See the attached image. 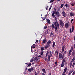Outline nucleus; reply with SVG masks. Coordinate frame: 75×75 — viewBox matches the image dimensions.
I'll return each instance as SVG.
<instances>
[{
	"mask_svg": "<svg viewBox=\"0 0 75 75\" xmlns=\"http://www.w3.org/2000/svg\"><path fill=\"white\" fill-rule=\"evenodd\" d=\"M74 4H75V3H73L71 4V6H74Z\"/></svg>",
	"mask_w": 75,
	"mask_h": 75,
	"instance_id": "obj_46",
	"label": "nucleus"
},
{
	"mask_svg": "<svg viewBox=\"0 0 75 75\" xmlns=\"http://www.w3.org/2000/svg\"><path fill=\"white\" fill-rule=\"evenodd\" d=\"M60 24L62 27H64V23L62 21H60Z\"/></svg>",
	"mask_w": 75,
	"mask_h": 75,
	"instance_id": "obj_6",
	"label": "nucleus"
},
{
	"mask_svg": "<svg viewBox=\"0 0 75 75\" xmlns=\"http://www.w3.org/2000/svg\"><path fill=\"white\" fill-rule=\"evenodd\" d=\"M70 15L72 17H73L74 16V13L72 12H70Z\"/></svg>",
	"mask_w": 75,
	"mask_h": 75,
	"instance_id": "obj_14",
	"label": "nucleus"
},
{
	"mask_svg": "<svg viewBox=\"0 0 75 75\" xmlns=\"http://www.w3.org/2000/svg\"><path fill=\"white\" fill-rule=\"evenodd\" d=\"M67 68H65L64 71L63 72L62 74V75H66V74H65V73L67 72Z\"/></svg>",
	"mask_w": 75,
	"mask_h": 75,
	"instance_id": "obj_4",
	"label": "nucleus"
},
{
	"mask_svg": "<svg viewBox=\"0 0 75 75\" xmlns=\"http://www.w3.org/2000/svg\"><path fill=\"white\" fill-rule=\"evenodd\" d=\"M65 6L66 7H69V4H67L65 5Z\"/></svg>",
	"mask_w": 75,
	"mask_h": 75,
	"instance_id": "obj_22",
	"label": "nucleus"
},
{
	"mask_svg": "<svg viewBox=\"0 0 75 75\" xmlns=\"http://www.w3.org/2000/svg\"><path fill=\"white\" fill-rule=\"evenodd\" d=\"M33 61H37V62H39V61L38 60V59L37 57H35L33 59Z\"/></svg>",
	"mask_w": 75,
	"mask_h": 75,
	"instance_id": "obj_9",
	"label": "nucleus"
},
{
	"mask_svg": "<svg viewBox=\"0 0 75 75\" xmlns=\"http://www.w3.org/2000/svg\"><path fill=\"white\" fill-rule=\"evenodd\" d=\"M74 27L73 26L72 27V31H71L72 32H74Z\"/></svg>",
	"mask_w": 75,
	"mask_h": 75,
	"instance_id": "obj_25",
	"label": "nucleus"
},
{
	"mask_svg": "<svg viewBox=\"0 0 75 75\" xmlns=\"http://www.w3.org/2000/svg\"><path fill=\"white\" fill-rule=\"evenodd\" d=\"M71 52H70V51H69V53H68V56H70L71 55Z\"/></svg>",
	"mask_w": 75,
	"mask_h": 75,
	"instance_id": "obj_21",
	"label": "nucleus"
},
{
	"mask_svg": "<svg viewBox=\"0 0 75 75\" xmlns=\"http://www.w3.org/2000/svg\"><path fill=\"white\" fill-rule=\"evenodd\" d=\"M54 25L55 31H56L57 30H58V28H59V25L58 22L56 21L54 23Z\"/></svg>",
	"mask_w": 75,
	"mask_h": 75,
	"instance_id": "obj_1",
	"label": "nucleus"
},
{
	"mask_svg": "<svg viewBox=\"0 0 75 75\" xmlns=\"http://www.w3.org/2000/svg\"><path fill=\"white\" fill-rule=\"evenodd\" d=\"M55 64L56 66H57V62H55Z\"/></svg>",
	"mask_w": 75,
	"mask_h": 75,
	"instance_id": "obj_52",
	"label": "nucleus"
},
{
	"mask_svg": "<svg viewBox=\"0 0 75 75\" xmlns=\"http://www.w3.org/2000/svg\"><path fill=\"white\" fill-rule=\"evenodd\" d=\"M45 61H47L48 60V59H47V58H45Z\"/></svg>",
	"mask_w": 75,
	"mask_h": 75,
	"instance_id": "obj_40",
	"label": "nucleus"
},
{
	"mask_svg": "<svg viewBox=\"0 0 75 75\" xmlns=\"http://www.w3.org/2000/svg\"><path fill=\"white\" fill-rule=\"evenodd\" d=\"M48 75H51V73H50Z\"/></svg>",
	"mask_w": 75,
	"mask_h": 75,
	"instance_id": "obj_62",
	"label": "nucleus"
},
{
	"mask_svg": "<svg viewBox=\"0 0 75 75\" xmlns=\"http://www.w3.org/2000/svg\"><path fill=\"white\" fill-rule=\"evenodd\" d=\"M51 41L50 40H49L47 43V45H49V44H51Z\"/></svg>",
	"mask_w": 75,
	"mask_h": 75,
	"instance_id": "obj_20",
	"label": "nucleus"
},
{
	"mask_svg": "<svg viewBox=\"0 0 75 75\" xmlns=\"http://www.w3.org/2000/svg\"><path fill=\"white\" fill-rule=\"evenodd\" d=\"M38 57H41V55H39Z\"/></svg>",
	"mask_w": 75,
	"mask_h": 75,
	"instance_id": "obj_60",
	"label": "nucleus"
},
{
	"mask_svg": "<svg viewBox=\"0 0 75 75\" xmlns=\"http://www.w3.org/2000/svg\"><path fill=\"white\" fill-rule=\"evenodd\" d=\"M44 50V47H41V51H43Z\"/></svg>",
	"mask_w": 75,
	"mask_h": 75,
	"instance_id": "obj_43",
	"label": "nucleus"
},
{
	"mask_svg": "<svg viewBox=\"0 0 75 75\" xmlns=\"http://www.w3.org/2000/svg\"><path fill=\"white\" fill-rule=\"evenodd\" d=\"M42 75H45V74L43 73L42 74Z\"/></svg>",
	"mask_w": 75,
	"mask_h": 75,
	"instance_id": "obj_59",
	"label": "nucleus"
},
{
	"mask_svg": "<svg viewBox=\"0 0 75 75\" xmlns=\"http://www.w3.org/2000/svg\"><path fill=\"white\" fill-rule=\"evenodd\" d=\"M65 62V60L64 59H63V60L62 61V63H64V62Z\"/></svg>",
	"mask_w": 75,
	"mask_h": 75,
	"instance_id": "obj_39",
	"label": "nucleus"
},
{
	"mask_svg": "<svg viewBox=\"0 0 75 75\" xmlns=\"http://www.w3.org/2000/svg\"><path fill=\"white\" fill-rule=\"evenodd\" d=\"M50 55H49L48 56V61H50V60H51V58L50 57H52V52L51 51H50L49 52Z\"/></svg>",
	"mask_w": 75,
	"mask_h": 75,
	"instance_id": "obj_2",
	"label": "nucleus"
},
{
	"mask_svg": "<svg viewBox=\"0 0 75 75\" xmlns=\"http://www.w3.org/2000/svg\"><path fill=\"white\" fill-rule=\"evenodd\" d=\"M46 19V17H45L43 19V20H45Z\"/></svg>",
	"mask_w": 75,
	"mask_h": 75,
	"instance_id": "obj_50",
	"label": "nucleus"
},
{
	"mask_svg": "<svg viewBox=\"0 0 75 75\" xmlns=\"http://www.w3.org/2000/svg\"><path fill=\"white\" fill-rule=\"evenodd\" d=\"M34 61V59H31L30 60V62H33Z\"/></svg>",
	"mask_w": 75,
	"mask_h": 75,
	"instance_id": "obj_41",
	"label": "nucleus"
},
{
	"mask_svg": "<svg viewBox=\"0 0 75 75\" xmlns=\"http://www.w3.org/2000/svg\"><path fill=\"white\" fill-rule=\"evenodd\" d=\"M74 40L75 41V36L74 37Z\"/></svg>",
	"mask_w": 75,
	"mask_h": 75,
	"instance_id": "obj_64",
	"label": "nucleus"
},
{
	"mask_svg": "<svg viewBox=\"0 0 75 75\" xmlns=\"http://www.w3.org/2000/svg\"><path fill=\"white\" fill-rule=\"evenodd\" d=\"M48 26H45L44 27V29H46L47 28Z\"/></svg>",
	"mask_w": 75,
	"mask_h": 75,
	"instance_id": "obj_36",
	"label": "nucleus"
},
{
	"mask_svg": "<svg viewBox=\"0 0 75 75\" xmlns=\"http://www.w3.org/2000/svg\"><path fill=\"white\" fill-rule=\"evenodd\" d=\"M53 13L55 14H56V15H57V14L58 13V11L57 12L56 11H53Z\"/></svg>",
	"mask_w": 75,
	"mask_h": 75,
	"instance_id": "obj_24",
	"label": "nucleus"
},
{
	"mask_svg": "<svg viewBox=\"0 0 75 75\" xmlns=\"http://www.w3.org/2000/svg\"><path fill=\"white\" fill-rule=\"evenodd\" d=\"M55 42H54L53 44L52 45V47H54V46H55Z\"/></svg>",
	"mask_w": 75,
	"mask_h": 75,
	"instance_id": "obj_27",
	"label": "nucleus"
},
{
	"mask_svg": "<svg viewBox=\"0 0 75 75\" xmlns=\"http://www.w3.org/2000/svg\"><path fill=\"white\" fill-rule=\"evenodd\" d=\"M57 16L58 17H59L61 16V15H60V14L59 13V12L57 11Z\"/></svg>",
	"mask_w": 75,
	"mask_h": 75,
	"instance_id": "obj_15",
	"label": "nucleus"
},
{
	"mask_svg": "<svg viewBox=\"0 0 75 75\" xmlns=\"http://www.w3.org/2000/svg\"><path fill=\"white\" fill-rule=\"evenodd\" d=\"M50 27L52 28V29H54V27H55V25L54 24H52V25Z\"/></svg>",
	"mask_w": 75,
	"mask_h": 75,
	"instance_id": "obj_17",
	"label": "nucleus"
},
{
	"mask_svg": "<svg viewBox=\"0 0 75 75\" xmlns=\"http://www.w3.org/2000/svg\"><path fill=\"white\" fill-rule=\"evenodd\" d=\"M50 46V45H47L46 46H45V49H47L48 48V47Z\"/></svg>",
	"mask_w": 75,
	"mask_h": 75,
	"instance_id": "obj_18",
	"label": "nucleus"
},
{
	"mask_svg": "<svg viewBox=\"0 0 75 75\" xmlns=\"http://www.w3.org/2000/svg\"><path fill=\"white\" fill-rule=\"evenodd\" d=\"M41 55H44V54H43V51H42L41 53Z\"/></svg>",
	"mask_w": 75,
	"mask_h": 75,
	"instance_id": "obj_37",
	"label": "nucleus"
},
{
	"mask_svg": "<svg viewBox=\"0 0 75 75\" xmlns=\"http://www.w3.org/2000/svg\"><path fill=\"white\" fill-rule=\"evenodd\" d=\"M72 51H73V47H71L70 50H69V51H70L71 52H72Z\"/></svg>",
	"mask_w": 75,
	"mask_h": 75,
	"instance_id": "obj_19",
	"label": "nucleus"
},
{
	"mask_svg": "<svg viewBox=\"0 0 75 75\" xmlns=\"http://www.w3.org/2000/svg\"><path fill=\"white\" fill-rule=\"evenodd\" d=\"M53 33H52V32H51V33L50 34V36H52L53 35Z\"/></svg>",
	"mask_w": 75,
	"mask_h": 75,
	"instance_id": "obj_34",
	"label": "nucleus"
},
{
	"mask_svg": "<svg viewBox=\"0 0 75 75\" xmlns=\"http://www.w3.org/2000/svg\"><path fill=\"white\" fill-rule=\"evenodd\" d=\"M52 6H50L49 8V11H50V10H51V7H52Z\"/></svg>",
	"mask_w": 75,
	"mask_h": 75,
	"instance_id": "obj_45",
	"label": "nucleus"
},
{
	"mask_svg": "<svg viewBox=\"0 0 75 75\" xmlns=\"http://www.w3.org/2000/svg\"><path fill=\"white\" fill-rule=\"evenodd\" d=\"M35 75H37V73H36V71L35 72Z\"/></svg>",
	"mask_w": 75,
	"mask_h": 75,
	"instance_id": "obj_61",
	"label": "nucleus"
},
{
	"mask_svg": "<svg viewBox=\"0 0 75 75\" xmlns=\"http://www.w3.org/2000/svg\"><path fill=\"white\" fill-rule=\"evenodd\" d=\"M65 64H66V65H67V62H65Z\"/></svg>",
	"mask_w": 75,
	"mask_h": 75,
	"instance_id": "obj_63",
	"label": "nucleus"
},
{
	"mask_svg": "<svg viewBox=\"0 0 75 75\" xmlns=\"http://www.w3.org/2000/svg\"><path fill=\"white\" fill-rule=\"evenodd\" d=\"M48 17V15H45V17Z\"/></svg>",
	"mask_w": 75,
	"mask_h": 75,
	"instance_id": "obj_49",
	"label": "nucleus"
},
{
	"mask_svg": "<svg viewBox=\"0 0 75 75\" xmlns=\"http://www.w3.org/2000/svg\"><path fill=\"white\" fill-rule=\"evenodd\" d=\"M46 21L49 24H51V22L50 21V20L48 19H46Z\"/></svg>",
	"mask_w": 75,
	"mask_h": 75,
	"instance_id": "obj_12",
	"label": "nucleus"
},
{
	"mask_svg": "<svg viewBox=\"0 0 75 75\" xmlns=\"http://www.w3.org/2000/svg\"><path fill=\"white\" fill-rule=\"evenodd\" d=\"M74 71V69L71 70L69 72L68 75H70L72 72H73Z\"/></svg>",
	"mask_w": 75,
	"mask_h": 75,
	"instance_id": "obj_8",
	"label": "nucleus"
},
{
	"mask_svg": "<svg viewBox=\"0 0 75 75\" xmlns=\"http://www.w3.org/2000/svg\"><path fill=\"white\" fill-rule=\"evenodd\" d=\"M73 20H74V19H72L71 21V23L73 21Z\"/></svg>",
	"mask_w": 75,
	"mask_h": 75,
	"instance_id": "obj_56",
	"label": "nucleus"
},
{
	"mask_svg": "<svg viewBox=\"0 0 75 75\" xmlns=\"http://www.w3.org/2000/svg\"><path fill=\"white\" fill-rule=\"evenodd\" d=\"M69 22L66 23L65 24V28H68V27H69Z\"/></svg>",
	"mask_w": 75,
	"mask_h": 75,
	"instance_id": "obj_3",
	"label": "nucleus"
},
{
	"mask_svg": "<svg viewBox=\"0 0 75 75\" xmlns=\"http://www.w3.org/2000/svg\"><path fill=\"white\" fill-rule=\"evenodd\" d=\"M72 55H73V56H74V55H75V51H73L72 52Z\"/></svg>",
	"mask_w": 75,
	"mask_h": 75,
	"instance_id": "obj_26",
	"label": "nucleus"
},
{
	"mask_svg": "<svg viewBox=\"0 0 75 75\" xmlns=\"http://www.w3.org/2000/svg\"><path fill=\"white\" fill-rule=\"evenodd\" d=\"M62 56L63 57H65V54H64V53H63V54Z\"/></svg>",
	"mask_w": 75,
	"mask_h": 75,
	"instance_id": "obj_57",
	"label": "nucleus"
},
{
	"mask_svg": "<svg viewBox=\"0 0 75 75\" xmlns=\"http://www.w3.org/2000/svg\"><path fill=\"white\" fill-rule=\"evenodd\" d=\"M62 14L64 16V17H65V16H66V13H65V11H63V12H62Z\"/></svg>",
	"mask_w": 75,
	"mask_h": 75,
	"instance_id": "obj_10",
	"label": "nucleus"
},
{
	"mask_svg": "<svg viewBox=\"0 0 75 75\" xmlns=\"http://www.w3.org/2000/svg\"><path fill=\"white\" fill-rule=\"evenodd\" d=\"M48 6H47L46 8V10H48Z\"/></svg>",
	"mask_w": 75,
	"mask_h": 75,
	"instance_id": "obj_44",
	"label": "nucleus"
},
{
	"mask_svg": "<svg viewBox=\"0 0 75 75\" xmlns=\"http://www.w3.org/2000/svg\"><path fill=\"white\" fill-rule=\"evenodd\" d=\"M72 62H71L70 63V68L71 67H72Z\"/></svg>",
	"mask_w": 75,
	"mask_h": 75,
	"instance_id": "obj_33",
	"label": "nucleus"
},
{
	"mask_svg": "<svg viewBox=\"0 0 75 75\" xmlns=\"http://www.w3.org/2000/svg\"><path fill=\"white\" fill-rule=\"evenodd\" d=\"M64 6V4H62L60 6V7L61 8H62V7H63V6Z\"/></svg>",
	"mask_w": 75,
	"mask_h": 75,
	"instance_id": "obj_31",
	"label": "nucleus"
},
{
	"mask_svg": "<svg viewBox=\"0 0 75 75\" xmlns=\"http://www.w3.org/2000/svg\"><path fill=\"white\" fill-rule=\"evenodd\" d=\"M62 54H61V53H60L59 55V59H61V58H62Z\"/></svg>",
	"mask_w": 75,
	"mask_h": 75,
	"instance_id": "obj_11",
	"label": "nucleus"
},
{
	"mask_svg": "<svg viewBox=\"0 0 75 75\" xmlns=\"http://www.w3.org/2000/svg\"><path fill=\"white\" fill-rule=\"evenodd\" d=\"M52 16L53 18H54V17H55V14H54V13H53L52 14Z\"/></svg>",
	"mask_w": 75,
	"mask_h": 75,
	"instance_id": "obj_30",
	"label": "nucleus"
},
{
	"mask_svg": "<svg viewBox=\"0 0 75 75\" xmlns=\"http://www.w3.org/2000/svg\"><path fill=\"white\" fill-rule=\"evenodd\" d=\"M47 40L46 38H45L43 40L42 42V44H45V43H46V42H47Z\"/></svg>",
	"mask_w": 75,
	"mask_h": 75,
	"instance_id": "obj_5",
	"label": "nucleus"
},
{
	"mask_svg": "<svg viewBox=\"0 0 75 75\" xmlns=\"http://www.w3.org/2000/svg\"><path fill=\"white\" fill-rule=\"evenodd\" d=\"M75 62L73 63V65H72V66L73 67V68H74V67L75 66Z\"/></svg>",
	"mask_w": 75,
	"mask_h": 75,
	"instance_id": "obj_35",
	"label": "nucleus"
},
{
	"mask_svg": "<svg viewBox=\"0 0 75 75\" xmlns=\"http://www.w3.org/2000/svg\"><path fill=\"white\" fill-rule=\"evenodd\" d=\"M34 70V69L33 67H31V68H29L28 69V71L29 72H32Z\"/></svg>",
	"mask_w": 75,
	"mask_h": 75,
	"instance_id": "obj_7",
	"label": "nucleus"
},
{
	"mask_svg": "<svg viewBox=\"0 0 75 75\" xmlns=\"http://www.w3.org/2000/svg\"><path fill=\"white\" fill-rule=\"evenodd\" d=\"M42 71L43 73H44V74H46V71H45V69H43L42 70Z\"/></svg>",
	"mask_w": 75,
	"mask_h": 75,
	"instance_id": "obj_23",
	"label": "nucleus"
},
{
	"mask_svg": "<svg viewBox=\"0 0 75 75\" xmlns=\"http://www.w3.org/2000/svg\"><path fill=\"white\" fill-rule=\"evenodd\" d=\"M57 17H55V20H56V21L57 20Z\"/></svg>",
	"mask_w": 75,
	"mask_h": 75,
	"instance_id": "obj_54",
	"label": "nucleus"
},
{
	"mask_svg": "<svg viewBox=\"0 0 75 75\" xmlns=\"http://www.w3.org/2000/svg\"><path fill=\"white\" fill-rule=\"evenodd\" d=\"M72 31V29L70 28V33H71V31Z\"/></svg>",
	"mask_w": 75,
	"mask_h": 75,
	"instance_id": "obj_53",
	"label": "nucleus"
},
{
	"mask_svg": "<svg viewBox=\"0 0 75 75\" xmlns=\"http://www.w3.org/2000/svg\"><path fill=\"white\" fill-rule=\"evenodd\" d=\"M35 46L33 45V46H32L31 47V49L32 50V48H35Z\"/></svg>",
	"mask_w": 75,
	"mask_h": 75,
	"instance_id": "obj_32",
	"label": "nucleus"
},
{
	"mask_svg": "<svg viewBox=\"0 0 75 75\" xmlns=\"http://www.w3.org/2000/svg\"><path fill=\"white\" fill-rule=\"evenodd\" d=\"M75 71H74L73 72V73H72V75H75Z\"/></svg>",
	"mask_w": 75,
	"mask_h": 75,
	"instance_id": "obj_47",
	"label": "nucleus"
},
{
	"mask_svg": "<svg viewBox=\"0 0 75 75\" xmlns=\"http://www.w3.org/2000/svg\"><path fill=\"white\" fill-rule=\"evenodd\" d=\"M53 1H54V0H51L50 1V3H52Z\"/></svg>",
	"mask_w": 75,
	"mask_h": 75,
	"instance_id": "obj_38",
	"label": "nucleus"
},
{
	"mask_svg": "<svg viewBox=\"0 0 75 75\" xmlns=\"http://www.w3.org/2000/svg\"><path fill=\"white\" fill-rule=\"evenodd\" d=\"M74 60L73 59H72L71 61V62H74Z\"/></svg>",
	"mask_w": 75,
	"mask_h": 75,
	"instance_id": "obj_58",
	"label": "nucleus"
},
{
	"mask_svg": "<svg viewBox=\"0 0 75 75\" xmlns=\"http://www.w3.org/2000/svg\"><path fill=\"white\" fill-rule=\"evenodd\" d=\"M64 54L65 55V54H67V51H65L64 52Z\"/></svg>",
	"mask_w": 75,
	"mask_h": 75,
	"instance_id": "obj_48",
	"label": "nucleus"
},
{
	"mask_svg": "<svg viewBox=\"0 0 75 75\" xmlns=\"http://www.w3.org/2000/svg\"><path fill=\"white\" fill-rule=\"evenodd\" d=\"M49 52L48 51H47L46 54V57H47V56H48V55H50V54H49Z\"/></svg>",
	"mask_w": 75,
	"mask_h": 75,
	"instance_id": "obj_13",
	"label": "nucleus"
},
{
	"mask_svg": "<svg viewBox=\"0 0 75 75\" xmlns=\"http://www.w3.org/2000/svg\"><path fill=\"white\" fill-rule=\"evenodd\" d=\"M64 58H65V56H62V59H64Z\"/></svg>",
	"mask_w": 75,
	"mask_h": 75,
	"instance_id": "obj_51",
	"label": "nucleus"
},
{
	"mask_svg": "<svg viewBox=\"0 0 75 75\" xmlns=\"http://www.w3.org/2000/svg\"><path fill=\"white\" fill-rule=\"evenodd\" d=\"M64 63L62 62V63L61 67H64Z\"/></svg>",
	"mask_w": 75,
	"mask_h": 75,
	"instance_id": "obj_29",
	"label": "nucleus"
},
{
	"mask_svg": "<svg viewBox=\"0 0 75 75\" xmlns=\"http://www.w3.org/2000/svg\"><path fill=\"white\" fill-rule=\"evenodd\" d=\"M36 42H37L38 43V40H36Z\"/></svg>",
	"mask_w": 75,
	"mask_h": 75,
	"instance_id": "obj_55",
	"label": "nucleus"
},
{
	"mask_svg": "<svg viewBox=\"0 0 75 75\" xmlns=\"http://www.w3.org/2000/svg\"><path fill=\"white\" fill-rule=\"evenodd\" d=\"M64 50H65V46H62V52L64 51Z\"/></svg>",
	"mask_w": 75,
	"mask_h": 75,
	"instance_id": "obj_16",
	"label": "nucleus"
},
{
	"mask_svg": "<svg viewBox=\"0 0 75 75\" xmlns=\"http://www.w3.org/2000/svg\"><path fill=\"white\" fill-rule=\"evenodd\" d=\"M31 65H32L31 63H30L27 66V67H31Z\"/></svg>",
	"mask_w": 75,
	"mask_h": 75,
	"instance_id": "obj_28",
	"label": "nucleus"
},
{
	"mask_svg": "<svg viewBox=\"0 0 75 75\" xmlns=\"http://www.w3.org/2000/svg\"><path fill=\"white\" fill-rule=\"evenodd\" d=\"M55 53H57V55H58V51H57V50H56L55 52Z\"/></svg>",
	"mask_w": 75,
	"mask_h": 75,
	"instance_id": "obj_42",
	"label": "nucleus"
}]
</instances>
